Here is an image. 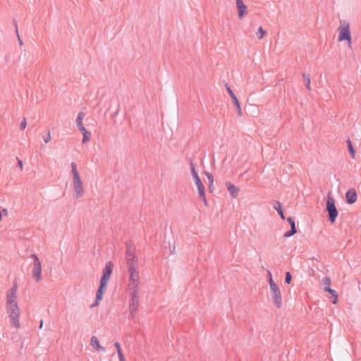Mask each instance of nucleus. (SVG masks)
<instances>
[{"mask_svg": "<svg viewBox=\"0 0 361 361\" xmlns=\"http://www.w3.org/2000/svg\"><path fill=\"white\" fill-rule=\"evenodd\" d=\"M18 288L13 286L6 293L5 311L9 318L11 326L18 329L20 328V310L18 302Z\"/></svg>", "mask_w": 361, "mask_h": 361, "instance_id": "obj_1", "label": "nucleus"}, {"mask_svg": "<svg viewBox=\"0 0 361 361\" xmlns=\"http://www.w3.org/2000/svg\"><path fill=\"white\" fill-rule=\"evenodd\" d=\"M126 259L128 266L129 274L128 286L130 289L135 290L137 288L140 283V275L137 260L133 253H128Z\"/></svg>", "mask_w": 361, "mask_h": 361, "instance_id": "obj_2", "label": "nucleus"}, {"mask_svg": "<svg viewBox=\"0 0 361 361\" xmlns=\"http://www.w3.org/2000/svg\"><path fill=\"white\" fill-rule=\"evenodd\" d=\"M71 186L74 191V196L76 199L81 198L85 195V189L83 180L78 170L75 162L71 164Z\"/></svg>", "mask_w": 361, "mask_h": 361, "instance_id": "obj_3", "label": "nucleus"}, {"mask_svg": "<svg viewBox=\"0 0 361 361\" xmlns=\"http://www.w3.org/2000/svg\"><path fill=\"white\" fill-rule=\"evenodd\" d=\"M114 269V264L111 262H107L105 264L102 271V276L100 279V286L96 294L97 304L102 299L105 292L108 281L111 277Z\"/></svg>", "mask_w": 361, "mask_h": 361, "instance_id": "obj_4", "label": "nucleus"}, {"mask_svg": "<svg viewBox=\"0 0 361 361\" xmlns=\"http://www.w3.org/2000/svg\"><path fill=\"white\" fill-rule=\"evenodd\" d=\"M270 281L269 291L272 302L276 307L281 308L283 302L280 288L274 281Z\"/></svg>", "mask_w": 361, "mask_h": 361, "instance_id": "obj_5", "label": "nucleus"}, {"mask_svg": "<svg viewBox=\"0 0 361 361\" xmlns=\"http://www.w3.org/2000/svg\"><path fill=\"white\" fill-rule=\"evenodd\" d=\"M191 172H192V176L193 180H194L195 184L197 188L199 195H200V198L202 200L204 204L206 207H207L208 202H207V200L206 198L204 186L202 184L197 173L196 172V170H195L193 164H191Z\"/></svg>", "mask_w": 361, "mask_h": 361, "instance_id": "obj_6", "label": "nucleus"}, {"mask_svg": "<svg viewBox=\"0 0 361 361\" xmlns=\"http://www.w3.org/2000/svg\"><path fill=\"white\" fill-rule=\"evenodd\" d=\"M347 41L348 47H350L352 44L351 34L350 30L349 23L343 22L338 27V41Z\"/></svg>", "mask_w": 361, "mask_h": 361, "instance_id": "obj_7", "label": "nucleus"}, {"mask_svg": "<svg viewBox=\"0 0 361 361\" xmlns=\"http://www.w3.org/2000/svg\"><path fill=\"white\" fill-rule=\"evenodd\" d=\"M326 210L328 212L331 223L334 224L338 215V212L336 207L335 200L329 195L326 200Z\"/></svg>", "mask_w": 361, "mask_h": 361, "instance_id": "obj_8", "label": "nucleus"}, {"mask_svg": "<svg viewBox=\"0 0 361 361\" xmlns=\"http://www.w3.org/2000/svg\"><path fill=\"white\" fill-rule=\"evenodd\" d=\"M32 257L33 259V267L32 270V278L35 280V281L40 282L42 279L41 262L36 255H34Z\"/></svg>", "mask_w": 361, "mask_h": 361, "instance_id": "obj_9", "label": "nucleus"}, {"mask_svg": "<svg viewBox=\"0 0 361 361\" xmlns=\"http://www.w3.org/2000/svg\"><path fill=\"white\" fill-rule=\"evenodd\" d=\"M236 8L238 12V17L239 19H243L248 14L247 7L244 4L243 0H235Z\"/></svg>", "mask_w": 361, "mask_h": 361, "instance_id": "obj_10", "label": "nucleus"}, {"mask_svg": "<svg viewBox=\"0 0 361 361\" xmlns=\"http://www.w3.org/2000/svg\"><path fill=\"white\" fill-rule=\"evenodd\" d=\"M322 283L324 285L325 288H324V290L329 293L330 294L332 295V296L334 297V300L333 301V303L334 304H336L337 302V300H338V295L336 293V292L331 289L330 286H331V279L328 277H325L322 279Z\"/></svg>", "mask_w": 361, "mask_h": 361, "instance_id": "obj_11", "label": "nucleus"}, {"mask_svg": "<svg viewBox=\"0 0 361 361\" xmlns=\"http://www.w3.org/2000/svg\"><path fill=\"white\" fill-rule=\"evenodd\" d=\"M226 87L227 92H228L229 95L231 96V97L235 106V108H236V110L238 112V115L239 116H241L243 114V111L241 109L240 104L237 97L235 96V94H234V92H233V90H231V88L229 86L226 85Z\"/></svg>", "mask_w": 361, "mask_h": 361, "instance_id": "obj_12", "label": "nucleus"}, {"mask_svg": "<svg viewBox=\"0 0 361 361\" xmlns=\"http://www.w3.org/2000/svg\"><path fill=\"white\" fill-rule=\"evenodd\" d=\"M92 348L97 352H105V349L100 345L99 340L97 336H92L90 339Z\"/></svg>", "mask_w": 361, "mask_h": 361, "instance_id": "obj_13", "label": "nucleus"}, {"mask_svg": "<svg viewBox=\"0 0 361 361\" xmlns=\"http://www.w3.org/2000/svg\"><path fill=\"white\" fill-rule=\"evenodd\" d=\"M226 186L231 197L236 198L240 192V189L231 182L226 183Z\"/></svg>", "mask_w": 361, "mask_h": 361, "instance_id": "obj_14", "label": "nucleus"}, {"mask_svg": "<svg viewBox=\"0 0 361 361\" xmlns=\"http://www.w3.org/2000/svg\"><path fill=\"white\" fill-rule=\"evenodd\" d=\"M357 192L354 189L347 191L345 193L346 201L348 204H353L357 200Z\"/></svg>", "mask_w": 361, "mask_h": 361, "instance_id": "obj_15", "label": "nucleus"}, {"mask_svg": "<svg viewBox=\"0 0 361 361\" xmlns=\"http://www.w3.org/2000/svg\"><path fill=\"white\" fill-rule=\"evenodd\" d=\"M287 220L291 226V230L284 234V236L286 238L290 237L297 233L295 221L291 217H288Z\"/></svg>", "mask_w": 361, "mask_h": 361, "instance_id": "obj_16", "label": "nucleus"}, {"mask_svg": "<svg viewBox=\"0 0 361 361\" xmlns=\"http://www.w3.org/2000/svg\"><path fill=\"white\" fill-rule=\"evenodd\" d=\"M137 310V302L133 299L129 304L130 316L133 318Z\"/></svg>", "mask_w": 361, "mask_h": 361, "instance_id": "obj_17", "label": "nucleus"}, {"mask_svg": "<svg viewBox=\"0 0 361 361\" xmlns=\"http://www.w3.org/2000/svg\"><path fill=\"white\" fill-rule=\"evenodd\" d=\"M302 76V79L305 82V85L307 90L312 91L311 77H310V74L303 73Z\"/></svg>", "mask_w": 361, "mask_h": 361, "instance_id": "obj_18", "label": "nucleus"}, {"mask_svg": "<svg viewBox=\"0 0 361 361\" xmlns=\"http://www.w3.org/2000/svg\"><path fill=\"white\" fill-rule=\"evenodd\" d=\"M80 130L82 134V142L83 144L88 142L91 138V133L85 128H82Z\"/></svg>", "mask_w": 361, "mask_h": 361, "instance_id": "obj_19", "label": "nucleus"}, {"mask_svg": "<svg viewBox=\"0 0 361 361\" xmlns=\"http://www.w3.org/2000/svg\"><path fill=\"white\" fill-rule=\"evenodd\" d=\"M114 345H115V347L116 348V350H117V353H118V355L119 361H126L124 355H123V354L122 353L120 344L118 343H115Z\"/></svg>", "mask_w": 361, "mask_h": 361, "instance_id": "obj_20", "label": "nucleus"}, {"mask_svg": "<svg viewBox=\"0 0 361 361\" xmlns=\"http://www.w3.org/2000/svg\"><path fill=\"white\" fill-rule=\"evenodd\" d=\"M83 116H84L82 113H79L76 118V124L79 130L81 129L82 128H85V126L82 124Z\"/></svg>", "mask_w": 361, "mask_h": 361, "instance_id": "obj_21", "label": "nucleus"}, {"mask_svg": "<svg viewBox=\"0 0 361 361\" xmlns=\"http://www.w3.org/2000/svg\"><path fill=\"white\" fill-rule=\"evenodd\" d=\"M274 209L278 212V213L279 214L281 218L283 220H284L285 219V216H284V214H283V210H282V208H281V203L277 202L276 203V204L274 205Z\"/></svg>", "mask_w": 361, "mask_h": 361, "instance_id": "obj_22", "label": "nucleus"}, {"mask_svg": "<svg viewBox=\"0 0 361 361\" xmlns=\"http://www.w3.org/2000/svg\"><path fill=\"white\" fill-rule=\"evenodd\" d=\"M347 145H348V150L350 152V154L352 158L355 159V150L354 149L352 142L350 139H348L347 140Z\"/></svg>", "mask_w": 361, "mask_h": 361, "instance_id": "obj_23", "label": "nucleus"}, {"mask_svg": "<svg viewBox=\"0 0 361 361\" xmlns=\"http://www.w3.org/2000/svg\"><path fill=\"white\" fill-rule=\"evenodd\" d=\"M266 33V31L262 28V27H259L256 32V36L259 39H262L265 36Z\"/></svg>", "mask_w": 361, "mask_h": 361, "instance_id": "obj_24", "label": "nucleus"}, {"mask_svg": "<svg viewBox=\"0 0 361 361\" xmlns=\"http://www.w3.org/2000/svg\"><path fill=\"white\" fill-rule=\"evenodd\" d=\"M205 175L209 182V189H212L214 183V177L212 174L209 172H205Z\"/></svg>", "mask_w": 361, "mask_h": 361, "instance_id": "obj_25", "label": "nucleus"}, {"mask_svg": "<svg viewBox=\"0 0 361 361\" xmlns=\"http://www.w3.org/2000/svg\"><path fill=\"white\" fill-rule=\"evenodd\" d=\"M291 281H292L291 274H290V272L288 271V272L286 273L285 281H286V283L289 284V283H290Z\"/></svg>", "mask_w": 361, "mask_h": 361, "instance_id": "obj_26", "label": "nucleus"}, {"mask_svg": "<svg viewBox=\"0 0 361 361\" xmlns=\"http://www.w3.org/2000/svg\"><path fill=\"white\" fill-rule=\"evenodd\" d=\"M51 139V133L49 132H48V133L44 137V142L45 143H48L50 142Z\"/></svg>", "mask_w": 361, "mask_h": 361, "instance_id": "obj_27", "label": "nucleus"}, {"mask_svg": "<svg viewBox=\"0 0 361 361\" xmlns=\"http://www.w3.org/2000/svg\"><path fill=\"white\" fill-rule=\"evenodd\" d=\"M267 278H268V282L269 285L270 286V280L274 281L271 273L269 270L267 271Z\"/></svg>", "mask_w": 361, "mask_h": 361, "instance_id": "obj_28", "label": "nucleus"}, {"mask_svg": "<svg viewBox=\"0 0 361 361\" xmlns=\"http://www.w3.org/2000/svg\"><path fill=\"white\" fill-rule=\"evenodd\" d=\"M18 164H19V166L21 169H23V161L21 160H19L18 161Z\"/></svg>", "mask_w": 361, "mask_h": 361, "instance_id": "obj_29", "label": "nucleus"}, {"mask_svg": "<svg viewBox=\"0 0 361 361\" xmlns=\"http://www.w3.org/2000/svg\"><path fill=\"white\" fill-rule=\"evenodd\" d=\"M26 124H27V123H26V121H23V122H22V123H21V125H20V126H21V128H22L23 129V128H25L26 127Z\"/></svg>", "mask_w": 361, "mask_h": 361, "instance_id": "obj_30", "label": "nucleus"}, {"mask_svg": "<svg viewBox=\"0 0 361 361\" xmlns=\"http://www.w3.org/2000/svg\"><path fill=\"white\" fill-rule=\"evenodd\" d=\"M3 212L5 214V215H8V210L6 209H3Z\"/></svg>", "mask_w": 361, "mask_h": 361, "instance_id": "obj_31", "label": "nucleus"}, {"mask_svg": "<svg viewBox=\"0 0 361 361\" xmlns=\"http://www.w3.org/2000/svg\"><path fill=\"white\" fill-rule=\"evenodd\" d=\"M42 326H43V320H41L40 322V325H39V328L42 329Z\"/></svg>", "mask_w": 361, "mask_h": 361, "instance_id": "obj_32", "label": "nucleus"}]
</instances>
